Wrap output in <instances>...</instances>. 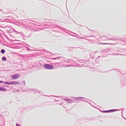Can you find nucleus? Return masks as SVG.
<instances>
[{
	"mask_svg": "<svg viewBox=\"0 0 126 126\" xmlns=\"http://www.w3.org/2000/svg\"><path fill=\"white\" fill-rule=\"evenodd\" d=\"M44 67L45 68L47 69H53V67L52 65L48 64H45Z\"/></svg>",
	"mask_w": 126,
	"mask_h": 126,
	"instance_id": "nucleus-1",
	"label": "nucleus"
},
{
	"mask_svg": "<svg viewBox=\"0 0 126 126\" xmlns=\"http://www.w3.org/2000/svg\"><path fill=\"white\" fill-rule=\"evenodd\" d=\"M20 75V74H17L12 75L11 77L13 79H17L19 78Z\"/></svg>",
	"mask_w": 126,
	"mask_h": 126,
	"instance_id": "nucleus-2",
	"label": "nucleus"
},
{
	"mask_svg": "<svg viewBox=\"0 0 126 126\" xmlns=\"http://www.w3.org/2000/svg\"><path fill=\"white\" fill-rule=\"evenodd\" d=\"M6 57H2V60L3 61H6Z\"/></svg>",
	"mask_w": 126,
	"mask_h": 126,
	"instance_id": "nucleus-3",
	"label": "nucleus"
},
{
	"mask_svg": "<svg viewBox=\"0 0 126 126\" xmlns=\"http://www.w3.org/2000/svg\"><path fill=\"white\" fill-rule=\"evenodd\" d=\"M5 52V50L3 49H2L1 50V52L2 53H4Z\"/></svg>",
	"mask_w": 126,
	"mask_h": 126,
	"instance_id": "nucleus-4",
	"label": "nucleus"
},
{
	"mask_svg": "<svg viewBox=\"0 0 126 126\" xmlns=\"http://www.w3.org/2000/svg\"><path fill=\"white\" fill-rule=\"evenodd\" d=\"M100 44H101V45H107V44H108L107 43H100Z\"/></svg>",
	"mask_w": 126,
	"mask_h": 126,
	"instance_id": "nucleus-5",
	"label": "nucleus"
},
{
	"mask_svg": "<svg viewBox=\"0 0 126 126\" xmlns=\"http://www.w3.org/2000/svg\"><path fill=\"white\" fill-rule=\"evenodd\" d=\"M18 83V82H14V84H17Z\"/></svg>",
	"mask_w": 126,
	"mask_h": 126,
	"instance_id": "nucleus-6",
	"label": "nucleus"
},
{
	"mask_svg": "<svg viewBox=\"0 0 126 126\" xmlns=\"http://www.w3.org/2000/svg\"><path fill=\"white\" fill-rule=\"evenodd\" d=\"M111 110H107V111H104V112H108V111H111Z\"/></svg>",
	"mask_w": 126,
	"mask_h": 126,
	"instance_id": "nucleus-7",
	"label": "nucleus"
},
{
	"mask_svg": "<svg viewBox=\"0 0 126 126\" xmlns=\"http://www.w3.org/2000/svg\"><path fill=\"white\" fill-rule=\"evenodd\" d=\"M16 126H20V125H19L18 124H17V123H16Z\"/></svg>",
	"mask_w": 126,
	"mask_h": 126,
	"instance_id": "nucleus-8",
	"label": "nucleus"
},
{
	"mask_svg": "<svg viewBox=\"0 0 126 126\" xmlns=\"http://www.w3.org/2000/svg\"><path fill=\"white\" fill-rule=\"evenodd\" d=\"M3 82V81H0V83H1Z\"/></svg>",
	"mask_w": 126,
	"mask_h": 126,
	"instance_id": "nucleus-9",
	"label": "nucleus"
},
{
	"mask_svg": "<svg viewBox=\"0 0 126 126\" xmlns=\"http://www.w3.org/2000/svg\"><path fill=\"white\" fill-rule=\"evenodd\" d=\"M2 89V88L1 87H0V91L1 90V89Z\"/></svg>",
	"mask_w": 126,
	"mask_h": 126,
	"instance_id": "nucleus-10",
	"label": "nucleus"
},
{
	"mask_svg": "<svg viewBox=\"0 0 126 126\" xmlns=\"http://www.w3.org/2000/svg\"><path fill=\"white\" fill-rule=\"evenodd\" d=\"M10 30L11 31V29H10Z\"/></svg>",
	"mask_w": 126,
	"mask_h": 126,
	"instance_id": "nucleus-11",
	"label": "nucleus"
}]
</instances>
